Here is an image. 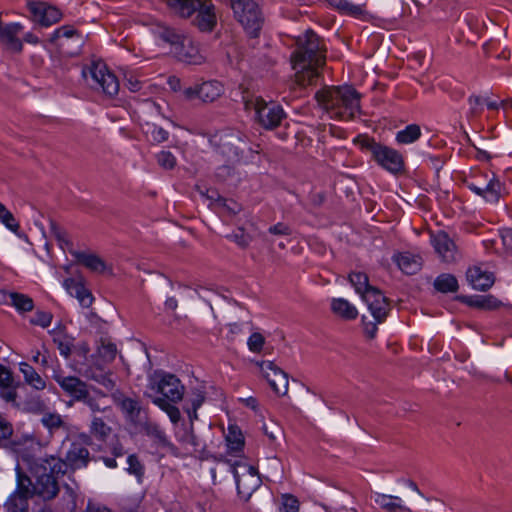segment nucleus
I'll return each mask as SVG.
<instances>
[{
    "instance_id": "19",
    "label": "nucleus",
    "mask_w": 512,
    "mask_h": 512,
    "mask_svg": "<svg viewBox=\"0 0 512 512\" xmlns=\"http://www.w3.org/2000/svg\"><path fill=\"white\" fill-rule=\"evenodd\" d=\"M106 394L100 389L90 386L77 402H82L87 406L93 415L96 413H106L110 411V406L106 403Z\"/></svg>"
},
{
    "instance_id": "52",
    "label": "nucleus",
    "mask_w": 512,
    "mask_h": 512,
    "mask_svg": "<svg viewBox=\"0 0 512 512\" xmlns=\"http://www.w3.org/2000/svg\"><path fill=\"white\" fill-rule=\"evenodd\" d=\"M127 464V471L140 480L144 475V466L141 464L138 457L136 455H129L127 458Z\"/></svg>"
},
{
    "instance_id": "8",
    "label": "nucleus",
    "mask_w": 512,
    "mask_h": 512,
    "mask_svg": "<svg viewBox=\"0 0 512 512\" xmlns=\"http://www.w3.org/2000/svg\"><path fill=\"white\" fill-rule=\"evenodd\" d=\"M230 1L237 20L251 36L256 37L262 25L258 4L254 0Z\"/></svg>"
},
{
    "instance_id": "63",
    "label": "nucleus",
    "mask_w": 512,
    "mask_h": 512,
    "mask_svg": "<svg viewBox=\"0 0 512 512\" xmlns=\"http://www.w3.org/2000/svg\"><path fill=\"white\" fill-rule=\"evenodd\" d=\"M126 86L132 92H137L141 89L142 83L133 76L126 79Z\"/></svg>"
},
{
    "instance_id": "4",
    "label": "nucleus",
    "mask_w": 512,
    "mask_h": 512,
    "mask_svg": "<svg viewBox=\"0 0 512 512\" xmlns=\"http://www.w3.org/2000/svg\"><path fill=\"white\" fill-rule=\"evenodd\" d=\"M243 104L247 111L254 112L255 120L266 129L278 127L285 117V112L278 103L267 102L259 96L243 95Z\"/></svg>"
},
{
    "instance_id": "43",
    "label": "nucleus",
    "mask_w": 512,
    "mask_h": 512,
    "mask_svg": "<svg viewBox=\"0 0 512 512\" xmlns=\"http://www.w3.org/2000/svg\"><path fill=\"white\" fill-rule=\"evenodd\" d=\"M434 286L438 291L443 293L455 292L458 289V282L451 274H441L436 278Z\"/></svg>"
},
{
    "instance_id": "3",
    "label": "nucleus",
    "mask_w": 512,
    "mask_h": 512,
    "mask_svg": "<svg viewBox=\"0 0 512 512\" xmlns=\"http://www.w3.org/2000/svg\"><path fill=\"white\" fill-rule=\"evenodd\" d=\"M169 11L180 17L190 18L201 31H211L216 25L215 7L212 0H161Z\"/></svg>"
},
{
    "instance_id": "9",
    "label": "nucleus",
    "mask_w": 512,
    "mask_h": 512,
    "mask_svg": "<svg viewBox=\"0 0 512 512\" xmlns=\"http://www.w3.org/2000/svg\"><path fill=\"white\" fill-rule=\"evenodd\" d=\"M232 473L239 495L247 501L261 485V478L257 469L252 465L236 462L232 466Z\"/></svg>"
},
{
    "instance_id": "36",
    "label": "nucleus",
    "mask_w": 512,
    "mask_h": 512,
    "mask_svg": "<svg viewBox=\"0 0 512 512\" xmlns=\"http://www.w3.org/2000/svg\"><path fill=\"white\" fill-rule=\"evenodd\" d=\"M5 300L14 306L19 312H28L33 310L34 303L32 298L25 294L17 292L4 293Z\"/></svg>"
},
{
    "instance_id": "53",
    "label": "nucleus",
    "mask_w": 512,
    "mask_h": 512,
    "mask_svg": "<svg viewBox=\"0 0 512 512\" xmlns=\"http://www.w3.org/2000/svg\"><path fill=\"white\" fill-rule=\"evenodd\" d=\"M147 133L150 135L151 139L156 143L165 142L168 140L169 137L168 131L154 124L149 127Z\"/></svg>"
},
{
    "instance_id": "25",
    "label": "nucleus",
    "mask_w": 512,
    "mask_h": 512,
    "mask_svg": "<svg viewBox=\"0 0 512 512\" xmlns=\"http://www.w3.org/2000/svg\"><path fill=\"white\" fill-rule=\"evenodd\" d=\"M178 443L184 450V455L192 456L204 449L202 441L194 434L193 424L190 427H185L182 431L176 434Z\"/></svg>"
},
{
    "instance_id": "7",
    "label": "nucleus",
    "mask_w": 512,
    "mask_h": 512,
    "mask_svg": "<svg viewBox=\"0 0 512 512\" xmlns=\"http://www.w3.org/2000/svg\"><path fill=\"white\" fill-rule=\"evenodd\" d=\"M362 147L367 149L373 159L385 170L396 174L402 171L404 161L402 155L395 149L375 142L373 139L364 138Z\"/></svg>"
},
{
    "instance_id": "42",
    "label": "nucleus",
    "mask_w": 512,
    "mask_h": 512,
    "mask_svg": "<svg viewBox=\"0 0 512 512\" xmlns=\"http://www.w3.org/2000/svg\"><path fill=\"white\" fill-rule=\"evenodd\" d=\"M349 281L361 298H363L364 292L375 288L369 285L368 276L362 272H352L349 275Z\"/></svg>"
},
{
    "instance_id": "20",
    "label": "nucleus",
    "mask_w": 512,
    "mask_h": 512,
    "mask_svg": "<svg viewBox=\"0 0 512 512\" xmlns=\"http://www.w3.org/2000/svg\"><path fill=\"white\" fill-rule=\"evenodd\" d=\"M243 140L237 133H227L220 137V152L230 161H237L243 152Z\"/></svg>"
},
{
    "instance_id": "38",
    "label": "nucleus",
    "mask_w": 512,
    "mask_h": 512,
    "mask_svg": "<svg viewBox=\"0 0 512 512\" xmlns=\"http://www.w3.org/2000/svg\"><path fill=\"white\" fill-rule=\"evenodd\" d=\"M331 308L334 313L348 320L355 319L358 315L355 306L343 298L333 299Z\"/></svg>"
},
{
    "instance_id": "49",
    "label": "nucleus",
    "mask_w": 512,
    "mask_h": 512,
    "mask_svg": "<svg viewBox=\"0 0 512 512\" xmlns=\"http://www.w3.org/2000/svg\"><path fill=\"white\" fill-rule=\"evenodd\" d=\"M98 354L105 362H111L115 359L117 354L116 345L110 341L101 340L98 347Z\"/></svg>"
},
{
    "instance_id": "21",
    "label": "nucleus",
    "mask_w": 512,
    "mask_h": 512,
    "mask_svg": "<svg viewBox=\"0 0 512 512\" xmlns=\"http://www.w3.org/2000/svg\"><path fill=\"white\" fill-rule=\"evenodd\" d=\"M53 378L61 389L75 401H78L84 392L90 387L80 378L75 376H63L56 373Z\"/></svg>"
},
{
    "instance_id": "2",
    "label": "nucleus",
    "mask_w": 512,
    "mask_h": 512,
    "mask_svg": "<svg viewBox=\"0 0 512 512\" xmlns=\"http://www.w3.org/2000/svg\"><path fill=\"white\" fill-rule=\"evenodd\" d=\"M361 95L348 85L325 86L315 94L319 106L331 118L349 120L360 112Z\"/></svg>"
},
{
    "instance_id": "37",
    "label": "nucleus",
    "mask_w": 512,
    "mask_h": 512,
    "mask_svg": "<svg viewBox=\"0 0 512 512\" xmlns=\"http://www.w3.org/2000/svg\"><path fill=\"white\" fill-rule=\"evenodd\" d=\"M463 302L471 307L492 310L500 306V302L493 296H467L462 297Z\"/></svg>"
},
{
    "instance_id": "47",
    "label": "nucleus",
    "mask_w": 512,
    "mask_h": 512,
    "mask_svg": "<svg viewBox=\"0 0 512 512\" xmlns=\"http://www.w3.org/2000/svg\"><path fill=\"white\" fill-rule=\"evenodd\" d=\"M153 403L165 411L173 423H177L180 420L179 409L168 402L166 399L155 397L153 398Z\"/></svg>"
},
{
    "instance_id": "50",
    "label": "nucleus",
    "mask_w": 512,
    "mask_h": 512,
    "mask_svg": "<svg viewBox=\"0 0 512 512\" xmlns=\"http://www.w3.org/2000/svg\"><path fill=\"white\" fill-rule=\"evenodd\" d=\"M50 233L58 241L62 248L72 245L68 239L67 232L53 220H50Z\"/></svg>"
},
{
    "instance_id": "22",
    "label": "nucleus",
    "mask_w": 512,
    "mask_h": 512,
    "mask_svg": "<svg viewBox=\"0 0 512 512\" xmlns=\"http://www.w3.org/2000/svg\"><path fill=\"white\" fill-rule=\"evenodd\" d=\"M71 254L78 263L82 264L93 273H112L111 267L97 254L81 251H72Z\"/></svg>"
},
{
    "instance_id": "16",
    "label": "nucleus",
    "mask_w": 512,
    "mask_h": 512,
    "mask_svg": "<svg viewBox=\"0 0 512 512\" xmlns=\"http://www.w3.org/2000/svg\"><path fill=\"white\" fill-rule=\"evenodd\" d=\"M259 367L271 388L279 395H285L288 391V376L271 361H262Z\"/></svg>"
},
{
    "instance_id": "17",
    "label": "nucleus",
    "mask_w": 512,
    "mask_h": 512,
    "mask_svg": "<svg viewBox=\"0 0 512 512\" xmlns=\"http://www.w3.org/2000/svg\"><path fill=\"white\" fill-rule=\"evenodd\" d=\"M362 299L368 305L374 319L381 323L386 318L390 309L387 298L379 289L374 288L364 292Z\"/></svg>"
},
{
    "instance_id": "57",
    "label": "nucleus",
    "mask_w": 512,
    "mask_h": 512,
    "mask_svg": "<svg viewBox=\"0 0 512 512\" xmlns=\"http://www.w3.org/2000/svg\"><path fill=\"white\" fill-rule=\"evenodd\" d=\"M265 343V339L260 333H253L247 342L248 348L252 352H260L263 345Z\"/></svg>"
},
{
    "instance_id": "23",
    "label": "nucleus",
    "mask_w": 512,
    "mask_h": 512,
    "mask_svg": "<svg viewBox=\"0 0 512 512\" xmlns=\"http://www.w3.org/2000/svg\"><path fill=\"white\" fill-rule=\"evenodd\" d=\"M153 33L156 37H158L159 39H161L162 41H164L170 45L171 52L173 54L178 49H180L181 45H183V42L185 41V39L188 36L184 32H182L178 29H175V28L163 25V24L157 25L154 28Z\"/></svg>"
},
{
    "instance_id": "15",
    "label": "nucleus",
    "mask_w": 512,
    "mask_h": 512,
    "mask_svg": "<svg viewBox=\"0 0 512 512\" xmlns=\"http://www.w3.org/2000/svg\"><path fill=\"white\" fill-rule=\"evenodd\" d=\"M430 242L443 262L454 263L459 258L457 247L446 232L431 234Z\"/></svg>"
},
{
    "instance_id": "59",
    "label": "nucleus",
    "mask_w": 512,
    "mask_h": 512,
    "mask_svg": "<svg viewBox=\"0 0 512 512\" xmlns=\"http://www.w3.org/2000/svg\"><path fill=\"white\" fill-rule=\"evenodd\" d=\"M268 231L270 234L275 236H289L292 233L291 228L282 222L270 226Z\"/></svg>"
},
{
    "instance_id": "18",
    "label": "nucleus",
    "mask_w": 512,
    "mask_h": 512,
    "mask_svg": "<svg viewBox=\"0 0 512 512\" xmlns=\"http://www.w3.org/2000/svg\"><path fill=\"white\" fill-rule=\"evenodd\" d=\"M28 7L34 20L46 27L58 22L62 17L61 12L56 7L45 2H30Z\"/></svg>"
},
{
    "instance_id": "62",
    "label": "nucleus",
    "mask_w": 512,
    "mask_h": 512,
    "mask_svg": "<svg viewBox=\"0 0 512 512\" xmlns=\"http://www.w3.org/2000/svg\"><path fill=\"white\" fill-rule=\"evenodd\" d=\"M501 240L507 250L512 251V229H506L501 233Z\"/></svg>"
},
{
    "instance_id": "64",
    "label": "nucleus",
    "mask_w": 512,
    "mask_h": 512,
    "mask_svg": "<svg viewBox=\"0 0 512 512\" xmlns=\"http://www.w3.org/2000/svg\"><path fill=\"white\" fill-rule=\"evenodd\" d=\"M203 402H204V396L200 392H198L191 399V408L193 410H198L201 407V405L203 404Z\"/></svg>"
},
{
    "instance_id": "33",
    "label": "nucleus",
    "mask_w": 512,
    "mask_h": 512,
    "mask_svg": "<svg viewBox=\"0 0 512 512\" xmlns=\"http://www.w3.org/2000/svg\"><path fill=\"white\" fill-rule=\"evenodd\" d=\"M367 0H357L356 3L349 0H330L331 5L338 9L341 13L361 17L365 14Z\"/></svg>"
},
{
    "instance_id": "60",
    "label": "nucleus",
    "mask_w": 512,
    "mask_h": 512,
    "mask_svg": "<svg viewBox=\"0 0 512 512\" xmlns=\"http://www.w3.org/2000/svg\"><path fill=\"white\" fill-rule=\"evenodd\" d=\"M490 177L489 172H482L479 170L472 171L469 175V177L466 179L465 183L468 186V184H475V183H483L486 178Z\"/></svg>"
},
{
    "instance_id": "54",
    "label": "nucleus",
    "mask_w": 512,
    "mask_h": 512,
    "mask_svg": "<svg viewBox=\"0 0 512 512\" xmlns=\"http://www.w3.org/2000/svg\"><path fill=\"white\" fill-rule=\"evenodd\" d=\"M157 162L164 169H173L176 165V158L170 151H161L157 155Z\"/></svg>"
},
{
    "instance_id": "29",
    "label": "nucleus",
    "mask_w": 512,
    "mask_h": 512,
    "mask_svg": "<svg viewBox=\"0 0 512 512\" xmlns=\"http://www.w3.org/2000/svg\"><path fill=\"white\" fill-rule=\"evenodd\" d=\"M208 198L211 200L210 206L217 213L222 215L234 216L238 214L242 209L239 203L232 199L223 198L214 191L211 195L208 196Z\"/></svg>"
},
{
    "instance_id": "11",
    "label": "nucleus",
    "mask_w": 512,
    "mask_h": 512,
    "mask_svg": "<svg viewBox=\"0 0 512 512\" xmlns=\"http://www.w3.org/2000/svg\"><path fill=\"white\" fill-rule=\"evenodd\" d=\"M151 390L160 393L168 402H178L184 395V386L180 380L172 374L155 373L149 380Z\"/></svg>"
},
{
    "instance_id": "44",
    "label": "nucleus",
    "mask_w": 512,
    "mask_h": 512,
    "mask_svg": "<svg viewBox=\"0 0 512 512\" xmlns=\"http://www.w3.org/2000/svg\"><path fill=\"white\" fill-rule=\"evenodd\" d=\"M62 38L72 39L76 38L77 42H81V37L78 32L72 26H62L56 29L50 36V41L57 43L59 46H63L64 44L59 42Z\"/></svg>"
},
{
    "instance_id": "35",
    "label": "nucleus",
    "mask_w": 512,
    "mask_h": 512,
    "mask_svg": "<svg viewBox=\"0 0 512 512\" xmlns=\"http://www.w3.org/2000/svg\"><path fill=\"white\" fill-rule=\"evenodd\" d=\"M21 373L25 382L36 390H43L46 386L44 379L36 372V370L26 362L19 364Z\"/></svg>"
},
{
    "instance_id": "40",
    "label": "nucleus",
    "mask_w": 512,
    "mask_h": 512,
    "mask_svg": "<svg viewBox=\"0 0 512 512\" xmlns=\"http://www.w3.org/2000/svg\"><path fill=\"white\" fill-rule=\"evenodd\" d=\"M226 443L230 453L236 455L242 451L244 439L241 431L234 426H230L226 435Z\"/></svg>"
},
{
    "instance_id": "61",
    "label": "nucleus",
    "mask_w": 512,
    "mask_h": 512,
    "mask_svg": "<svg viewBox=\"0 0 512 512\" xmlns=\"http://www.w3.org/2000/svg\"><path fill=\"white\" fill-rule=\"evenodd\" d=\"M145 431L148 435L154 436L159 439H162L164 437L163 431L160 429L158 425L155 424H145Z\"/></svg>"
},
{
    "instance_id": "45",
    "label": "nucleus",
    "mask_w": 512,
    "mask_h": 512,
    "mask_svg": "<svg viewBox=\"0 0 512 512\" xmlns=\"http://www.w3.org/2000/svg\"><path fill=\"white\" fill-rule=\"evenodd\" d=\"M111 432V428L104 420L96 415L92 416L90 433L100 440H104Z\"/></svg>"
},
{
    "instance_id": "28",
    "label": "nucleus",
    "mask_w": 512,
    "mask_h": 512,
    "mask_svg": "<svg viewBox=\"0 0 512 512\" xmlns=\"http://www.w3.org/2000/svg\"><path fill=\"white\" fill-rule=\"evenodd\" d=\"M466 277L470 285L480 291L489 289L494 283L493 274L482 270L478 266L469 268Z\"/></svg>"
},
{
    "instance_id": "14",
    "label": "nucleus",
    "mask_w": 512,
    "mask_h": 512,
    "mask_svg": "<svg viewBox=\"0 0 512 512\" xmlns=\"http://www.w3.org/2000/svg\"><path fill=\"white\" fill-rule=\"evenodd\" d=\"M183 93L188 100L199 98L203 102L209 103L217 100L224 93V87L220 82L210 80L194 87H188Z\"/></svg>"
},
{
    "instance_id": "46",
    "label": "nucleus",
    "mask_w": 512,
    "mask_h": 512,
    "mask_svg": "<svg viewBox=\"0 0 512 512\" xmlns=\"http://www.w3.org/2000/svg\"><path fill=\"white\" fill-rule=\"evenodd\" d=\"M0 221L6 226L7 229L15 233L18 237H22L19 232V223L13 214L0 202Z\"/></svg>"
},
{
    "instance_id": "12",
    "label": "nucleus",
    "mask_w": 512,
    "mask_h": 512,
    "mask_svg": "<svg viewBox=\"0 0 512 512\" xmlns=\"http://www.w3.org/2000/svg\"><path fill=\"white\" fill-rule=\"evenodd\" d=\"M17 471V487L16 490L8 497L4 504L5 512H30L29 509V489L30 478L22 473L19 466Z\"/></svg>"
},
{
    "instance_id": "56",
    "label": "nucleus",
    "mask_w": 512,
    "mask_h": 512,
    "mask_svg": "<svg viewBox=\"0 0 512 512\" xmlns=\"http://www.w3.org/2000/svg\"><path fill=\"white\" fill-rule=\"evenodd\" d=\"M281 505V510L284 512H297L299 509V502L292 495H283Z\"/></svg>"
},
{
    "instance_id": "30",
    "label": "nucleus",
    "mask_w": 512,
    "mask_h": 512,
    "mask_svg": "<svg viewBox=\"0 0 512 512\" xmlns=\"http://www.w3.org/2000/svg\"><path fill=\"white\" fill-rule=\"evenodd\" d=\"M399 269L408 275L416 274L422 265V259L410 252H403L393 257Z\"/></svg>"
},
{
    "instance_id": "48",
    "label": "nucleus",
    "mask_w": 512,
    "mask_h": 512,
    "mask_svg": "<svg viewBox=\"0 0 512 512\" xmlns=\"http://www.w3.org/2000/svg\"><path fill=\"white\" fill-rule=\"evenodd\" d=\"M54 343L57 345V348L62 356L68 358L71 354L74 338L61 334L54 337Z\"/></svg>"
},
{
    "instance_id": "26",
    "label": "nucleus",
    "mask_w": 512,
    "mask_h": 512,
    "mask_svg": "<svg viewBox=\"0 0 512 512\" xmlns=\"http://www.w3.org/2000/svg\"><path fill=\"white\" fill-rule=\"evenodd\" d=\"M17 385L14 382L11 371L0 364V396L8 403L16 406Z\"/></svg>"
},
{
    "instance_id": "51",
    "label": "nucleus",
    "mask_w": 512,
    "mask_h": 512,
    "mask_svg": "<svg viewBox=\"0 0 512 512\" xmlns=\"http://www.w3.org/2000/svg\"><path fill=\"white\" fill-rule=\"evenodd\" d=\"M468 104L470 106V109H469L467 116L470 119H474V118L478 117L483 110L484 98L481 96H477V95H471L468 98Z\"/></svg>"
},
{
    "instance_id": "1",
    "label": "nucleus",
    "mask_w": 512,
    "mask_h": 512,
    "mask_svg": "<svg viewBox=\"0 0 512 512\" xmlns=\"http://www.w3.org/2000/svg\"><path fill=\"white\" fill-rule=\"evenodd\" d=\"M325 52L323 41L313 31L308 30L297 38L296 49L291 56L296 84L306 87L316 82L319 68L325 64Z\"/></svg>"
},
{
    "instance_id": "55",
    "label": "nucleus",
    "mask_w": 512,
    "mask_h": 512,
    "mask_svg": "<svg viewBox=\"0 0 512 512\" xmlns=\"http://www.w3.org/2000/svg\"><path fill=\"white\" fill-rule=\"evenodd\" d=\"M52 321V314L45 311H37L35 315L31 318L30 322L33 325H38L43 328L48 327Z\"/></svg>"
},
{
    "instance_id": "6",
    "label": "nucleus",
    "mask_w": 512,
    "mask_h": 512,
    "mask_svg": "<svg viewBox=\"0 0 512 512\" xmlns=\"http://www.w3.org/2000/svg\"><path fill=\"white\" fill-rule=\"evenodd\" d=\"M89 456L90 453L86 447L80 443L74 442L67 450L65 460L50 456L45 458L46 464L44 468L51 472L65 474L68 467L73 470L86 467L89 462Z\"/></svg>"
},
{
    "instance_id": "10",
    "label": "nucleus",
    "mask_w": 512,
    "mask_h": 512,
    "mask_svg": "<svg viewBox=\"0 0 512 512\" xmlns=\"http://www.w3.org/2000/svg\"><path fill=\"white\" fill-rule=\"evenodd\" d=\"M42 463L36 471V481L33 483L30 480L29 496L32 498L34 495L39 496L45 501L52 500L59 493V485L55 475L59 473L45 470V459L41 460Z\"/></svg>"
},
{
    "instance_id": "5",
    "label": "nucleus",
    "mask_w": 512,
    "mask_h": 512,
    "mask_svg": "<svg viewBox=\"0 0 512 512\" xmlns=\"http://www.w3.org/2000/svg\"><path fill=\"white\" fill-rule=\"evenodd\" d=\"M82 76L92 89L102 90L109 97L118 94L119 82L102 61H92L90 65L83 67Z\"/></svg>"
},
{
    "instance_id": "24",
    "label": "nucleus",
    "mask_w": 512,
    "mask_h": 512,
    "mask_svg": "<svg viewBox=\"0 0 512 512\" xmlns=\"http://www.w3.org/2000/svg\"><path fill=\"white\" fill-rule=\"evenodd\" d=\"M22 31L19 23H9L0 25V41L6 48L12 52H20L22 50V42L18 35Z\"/></svg>"
},
{
    "instance_id": "27",
    "label": "nucleus",
    "mask_w": 512,
    "mask_h": 512,
    "mask_svg": "<svg viewBox=\"0 0 512 512\" xmlns=\"http://www.w3.org/2000/svg\"><path fill=\"white\" fill-rule=\"evenodd\" d=\"M174 55L180 61L191 65H199L204 61V56L200 53L198 47L189 36H187L183 45H181L180 49H178Z\"/></svg>"
},
{
    "instance_id": "31",
    "label": "nucleus",
    "mask_w": 512,
    "mask_h": 512,
    "mask_svg": "<svg viewBox=\"0 0 512 512\" xmlns=\"http://www.w3.org/2000/svg\"><path fill=\"white\" fill-rule=\"evenodd\" d=\"M115 403L120 406L122 411L126 414L129 420L133 422L140 421L141 406L140 403L133 398L127 397L122 393L113 395Z\"/></svg>"
},
{
    "instance_id": "39",
    "label": "nucleus",
    "mask_w": 512,
    "mask_h": 512,
    "mask_svg": "<svg viewBox=\"0 0 512 512\" xmlns=\"http://www.w3.org/2000/svg\"><path fill=\"white\" fill-rule=\"evenodd\" d=\"M85 377L97 382L107 390H112L115 387V382L111 378L110 373H106L99 368L90 367L85 371Z\"/></svg>"
},
{
    "instance_id": "41",
    "label": "nucleus",
    "mask_w": 512,
    "mask_h": 512,
    "mask_svg": "<svg viewBox=\"0 0 512 512\" xmlns=\"http://www.w3.org/2000/svg\"><path fill=\"white\" fill-rule=\"evenodd\" d=\"M421 129L416 124L408 125L405 129L400 130L396 134V141L400 144H411L419 139Z\"/></svg>"
},
{
    "instance_id": "13",
    "label": "nucleus",
    "mask_w": 512,
    "mask_h": 512,
    "mask_svg": "<svg viewBox=\"0 0 512 512\" xmlns=\"http://www.w3.org/2000/svg\"><path fill=\"white\" fill-rule=\"evenodd\" d=\"M468 188L486 202L496 204L504 193V186L498 177L490 172L483 183L468 184Z\"/></svg>"
},
{
    "instance_id": "34",
    "label": "nucleus",
    "mask_w": 512,
    "mask_h": 512,
    "mask_svg": "<svg viewBox=\"0 0 512 512\" xmlns=\"http://www.w3.org/2000/svg\"><path fill=\"white\" fill-rule=\"evenodd\" d=\"M40 421L50 434H55L59 431L67 432L68 430L66 422L58 413L46 412L42 415Z\"/></svg>"
},
{
    "instance_id": "32",
    "label": "nucleus",
    "mask_w": 512,
    "mask_h": 512,
    "mask_svg": "<svg viewBox=\"0 0 512 512\" xmlns=\"http://www.w3.org/2000/svg\"><path fill=\"white\" fill-rule=\"evenodd\" d=\"M64 285L70 295L76 297L82 307L88 308L92 305L93 296L83 284L75 281L74 279H66Z\"/></svg>"
},
{
    "instance_id": "58",
    "label": "nucleus",
    "mask_w": 512,
    "mask_h": 512,
    "mask_svg": "<svg viewBox=\"0 0 512 512\" xmlns=\"http://www.w3.org/2000/svg\"><path fill=\"white\" fill-rule=\"evenodd\" d=\"M62 497L65 502L66 508L68 510L73 511L76 508V493H75V491L71 487L66 485L64 487V492H63Z\"/></svg>"
}]
</instances>
